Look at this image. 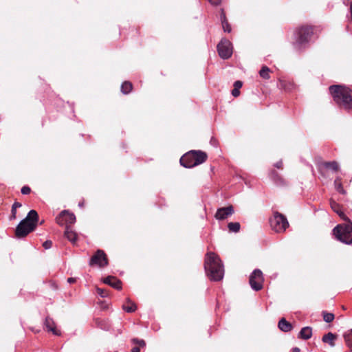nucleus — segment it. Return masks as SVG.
Segmentation results:
<instances>
[{
	"instance_id": "nucleus-3",
	"label": "nucleus",
	"mask_w": 352,
	"mask_h": 352,
	"mask_svg": "<svg viewBox=\"0 0 352 352\" xmlns=\"http://www.w3.org/2000/svg\"><path fill=\"white\" fill-rule=\"evenodd\" d=\"M329 91L333 100L340 107L345 109L352 107V90L343 85H331L329 87Z\"/></svg>"
},
{
	"instance_id": "nucleus-29",
	"label": "nucleus",
	"mask_w": 352,
	"mask_h": 352,
	"mask_svg": "<svg viewBox=\"0 0 352 352\" xmlns=\"http://www.w3.org/2000/svg\"><path fill=\"white\" fill-rule=\"evenodd\" d=\"M131 342L133 344L137 345L136 346H139V347H144L146 346V342L142 339H138V338H135L131 339Z\"/></svg>"
},
{
	"instance_id": "nucleus-28",
	"label": "nucleus",
	"mask_w": 352,
	"mask_h": 352,
	"mask_svg": "<svg viewBox=\"0 0 352 352\" xmlns=\"http://www.w3.org/2000/svg\"><path fill=\"white\" fill-rule=\"evenodd\" d=\"M322 316H323V320L327 323L331 322L334 320V318H335L333 314L328 313L326 311H322Z\"/></svg>"
},
{
	"instance_id": "nucleus-5",
	"label": "nucleus",
	"mask_w": 352,
	"mask_h": 352,
	"mask_svg": "<svg viewBox=\"0 0 352 352\" xmlns=\"http://www.w3.org/2000/svg\"><path fill=\"white\" fill-rule=\"evenodd\" d=\"M314 34V30L311 26L302 25L297 28L294 32V47L297 50L305 49Z\"/></svg>"
},
{
	"instance_id": "nucleus-39",
	"label": "nucleus",
	"mask_w": 352,
	"mask_h": 352,
	"mask_svg": "<svg viewBox=\"0 0 352 352\" xmlns=\"http://www.w3.org/2000/svg\"><path fill=\"white\" fill-rule=\"evenodd\" d=\"M239 94H240L239 89H236V88L234 87V89L232 90V95L234 97H237V96H239Z\"/></svg>"
},
{
	"instance_id": "nucleus-1",
	"label": "nucleus",
	"mask_w": 352,
	"mask_h": 352,
	"mask_svg": "<svg viewBox=\"0 0 352 352\" xmlns=\"http://www.w3.org/2000/svg\"><path fill=\"white\" fill-rule=\"evenodd\" d=\"M331 209L336 212L342 219L346 221V223L340 224L336 226L333 232L336 238L340 241L346 243H352V222L346 217L342 211L341 206L334 200H330Z\"/></svg>"
},
{
	"instance_id": "nucleus-17",
	"label": "nucleus",
	"mask_w": 352,
	"mask_h": 352,
	"mask_svg": "<svg viewBox=\"0 0 352 352\" xmlns=\"http://www.w3.org/2000/svg\"><path fill=\"white\" fill-rule=\"evenodd\" d=\"M312 336V328L310 327H305L301 329L299 332L298 338L302 340H308Z\"/></svg>"
},
{
	"instance_id": "nucleus-9",
	"label": "nucleus",
	"mask_w": 352,
	"mask_h": 352,
	"mask_svg": "<svg viewBox=\"0 0 352 352\" xmlns=\"http://www.w3.org/2000/svg\"><path fill=\"white\" fill-rule=\"evenodd\" d=\"M219 56L223 59L229 58L232 54V43L227 39L223 38L217 45Z\"/></svg>"
},
{
	"instance_id": "nucleus-44",
	"label": "nucleus",
	"mask_w": 352,
	"mask_h": 352,
	"mask_svg": "<svg viewBox=\"0 0 352 352\" xmlns=\"http://www.w3.org/2000/svg\"><path fill=\"white\" fill-rule=\"evenodd\" d=\"M349 19L352 22V4L350 6V15L349 16Z\"/></svg>"
},
{
	"instance_id": "nucleus-4",
	"label": "nucleus",
	"mask_w": 352,
	"mask_h": 352,
	"mask_svg": "<svg viewBox=\"0 0 352 352\" xmlns=\"http://www.w3.org/2000/svg\"><path fill=\"white\" fill-rule=\"evenodd\" d=\"M38 215L36 210H31L26 217L21 220L16 228L15 234L18 238H22L27 236L29 233L34 231L38 223Z\"/></svg>"
},
{
	"instance_id": "nucleus-37",
	"label": "nucleus",
	"mask_w": 352,
	"mask_h": 352,
	"mask_svg": "<svg viewBox=\"0 0 352 352\" xmlns=\"http://www.w3.org/2000/svg\"><path fill=\"white\" fill-rule=\"evenodd\" d=\"M243 85V82L240 80H236L234 83V87L239 89Z\"/></svg>"
},
{
	"instance_id": "nucleus-16",
	"label": "nucleus",
	"mask_w": 352,
	"mask_h": 352,
	"mask_svg": "<svg viewBox=\"0 0 352 352\" xmlns=\"http://www.w3.org/2000/svg\"><path fill=\"white\" fill-rule=\"evenodd\" d=\"M337 336L336 334H333L331 332H329L323 336L322 341L324 343H327L331 347H333L336 345L335 340Z\"/></svg>"
},
{
	"instance_id": "nucleus-8",
	"label": "nucleus",
	"mask_w": 352,
	"mask_h": 352,
	"mask_svg": "<svg viewBox=\"0 0 352 352\" xmlns=\"http://www.w3.org/2000/svg\"><path fill=\"white\" fill-rule=\"evenodd\" d=\"M250 285L254 291H259L263 288V276L262 272L258 270H254L250 276Z\"/></svg>"
},
{
	"instance_id": "nucleus-34",
	"label": "nucleus",
	"mask_w": 352,
	"mask_h": 352,
	"mask_svg": "<svg viewBox=\"0 0 352 352\" xmlns=\"http://www.w3.org/2000/svg\"><path fill=\"white\" fill-rule=\"evenodd\" d=\"M43 246L46 250L50 249L52 246V242L51 241H46L43 243Z\"/></svg>"
},
{
	"instance_id": "nucleus-19",
	"label": "nucleus",
	"mask_w": 352,
	"mask_h": 352,
	"mask_svg": "<svg viewBox=\"0 0 352 352\" xmlns=\"http://www.w3.org/2000/svg\"><path fill=\"white\" fill-rule=\"evenodd\" d=\"M65 236L72 243H74L76 240V234L72 230L70 226L65 228Z\"/></svg>"
},
{
	"instance_id": "nucleus-41",
	"label": "nucleus",
	"mask_w": 352,
	"mask_h": 352,
	"mask_svg": "<svg viewBox=\"0 0 352 352\" xmlns=\"http://www.w3.org/2000/svg\"><path fill=\"white\" fill-rule=\"evenodd\" d=\"M274 166L277 168H282L283 167V162L280 160L279 162L274 164Z\"/></svg>"
},
{
	"instance_id": "nucleus-21",
	"label": "nucleus",
	"mask_w": 352,
	"mask_h": 352,
	"mask_svg": "<svg viewBox=\"0 0 352 352\" xmlns=\"http://www.w3.org/2000/svg\"><path fill=\"white\" fill-rule=\"evenodd\" d=\"M343 336L346 346L350 349L351 351H352V329L345 332Z\"/></svg>"
},
{
	"instance_id": "nucleus-22",
	"label": "nucleus",
	"mask_w": 352,
	"mask_h": 352,
	"mask_svg": "<svg viewBox=\"0 0 352 352\" xmlns=\"http://www.w3.org/2000/svg\"><path fill=\"white\" fill-rule=\"evenodd\" d=\"M96 324L98 327L105 331H109L111 329V325L107 320H97Z\"/></svg>"
},
{
	"instance_id": "nucleus-11",
	"label": "nucleus",
	"mask_w": 352,
	"mask_h": 352,
	"mask_svg": "<svg viewBox=\"0 0 352 352\" xmlns=\"http://www.w3.org/2000/svg\"><path fill=\"white\" fill-rule=\"evenodd\" d=\"M89 265L104 267L108 265V259L106 254L102 250H98L90 259Z\"/></svg>"
},
{
	"instance_id": "nucleus-46",
	"label": "nucleus",
	"mask_w": 352,
	"mask_h": 352,
	"mask_svg": "<svg viewBox=\"0 0 352 352\" xmlns=\"http://www.w3.org/2000/svg\"><path fill=\"white\" fill-rule=\"evenodd\" d=\"M83 206H84V201L79 202V204H78L79 207H82Z\"/></svg>"
},
{
	"instance_id": "nucleus-20",
	"label": "nucleus",
	"mask_w": 352,
	"mask_h": 352,
	"mask_svg": "<svg viewBox=\"0 0 352 352\" xmlns=\"http://www.w3.org/2000/svg\"><path fill=\"white\" fill-rule=\"evenodd\" d=\"M122 308L125 311L132 313L136 310L137 307L133 302H132L129 298H127L126 304L123 305Z\"/></svg>"
},
{
	"instance_id": "nucleus-18",
	"label": "nucleus",
	"mask_w": 352,
	"mask_h": 352,
	"mask_svg": "<svg viewBox=\"0 0 352 352\" xmlns=\"http://www.w3.org/2000/svg\"><path fill=\"white\" fill-rule=\"evenodd\" d=\"M278 326L283 332H289L292 329V324L287 322L284 318L279 320Z\"/></svg>"
},
{
	"instance_id": "nucleus-31",
	"label": "nucleus",
	"mask_w": 352,
	"mask_h": 352,
	"mask_svg": "<svg viewBox=\"0 0 352 352\" xmlns=\"http://www.w3.org/2000/svg\"><path fill=\"white\" fill-rule=\"evenodd\" d=\"M97 293L102 298L107 297L108 296V293L106 290L99 287L97 288Z\"/></svg>"
},
{
	"instance_id": "nucleus-14",
	"label": "nucleus",
	"mask_w": 352,
	"mask_h": 352,
	"mask_svg": "<svg viewBox=\"0 0 352 352\" xmlns=\"http://www.w3.org/2000/svg\"><path fill=\"white\" fill-rule=\"evenodd\" d=\"M103 283L107 284L116 289H122V283L117 278L109 276L103 279Z\"/></svg>"
},
{
	"instance_id": "nucleus-12",
	"label": "nucleus",
	"mask_w": 352,
	"mask_h": 352,
	"mask_svg": "<svg viewBox=\"0 0 352 352\" xmlns=\"http://www.w3.org/2000/svg\"><path fill=\"white\" fill-rule=\"evenodd\" d=\"M234 208L232 206L218 208L214 217L218 220H224L234 213Z\"/></svg>"
},
{
	"instance_id": "nucleus-32",
	"label": "nucleus",
	"mask_w": 352,
	"mask_h": 352,
	"mask_svg": "<svg viewBox=\"0 0 352 352\" xmlns=\"http://www.w3.org/2000/svg\"><path fill=\"white\" fill-rule=\"evenodd\" d=\"M222 27L226 32H231V27L228 21H224L222 23Z\"/></svg>"
},
{
	"instance_id": "nucleus-23",
	"label": "nucleus",
	"mask_w": 352,
	"mask_h": 352,
	"mask_svg": "<svg viewBox=\"0 0 352 352\" xmlns=\"http://www.w3.org/2000/svg\"><path fill=\"white\" fill-rule=\"evenodd\" d=\"M132 87H133V85L130 82L125 81L121 85V91L124 94H128L131 92Z\"/></svg>"
},
{
	"instance_id": "nucleus-38",
	"label": "nucleus",
	"mask_w": 352,
	"mask_h": 352,
	"mask_svg": "<svg viewBox=\"0 0 352 352\" xmlns=\"http://www.w3.org/2000/svg\"><path fill=\"white\" fill-rule=\"evenodd\" d=\"M213 6H219L221 4L222 0H208Z\"/></svg>"
},
{
	"instance_id": "nucleus-10",
	"label": "nucleus",
	"mask_w": 352,
	"mask_h": 352,
	"mask_svg": "<svg viewBox=\"0 0 352 352\" xmlns=\"http://www.w3.org/2000/svg\"><path fill=\"white\" fill-rule=\"evenodd\" d=\"M56 223L61 226H70L76 222V216L74 213H70L67 210L62 211L56 218Z\"/></svg>"
},
{
	"instance_id": "nucleus-33",
	"label": "nucleus",
	"mask_w": 352,
	"mask_h": 352,
	"mask_svg": "<svg viewBox=\"0 0 352 352\" xmlns=\"http://www.w3.org/2000/svg\"><path fill=\"white\" fill-rule=\"evenodd\" d=\"M21 192L23 195H28L31 192V189L28 186H24L22 187Z\"/></svg>"
},
{
	"instance_id": "nucleus-43",
	"label": "nucleus",
	"mask_w": 352,
	"mask_h": 352,
	"mask_svg": "<svg viewBox=\"0 0 352 352\" xmlns=\"http://www.w3.org/2000/svg\"><path fill=\"white\" fill-rule=\"evenodd\" d=\"M67 282H68L69 283H75V282H76V278H72V277L69 278L67 279Z\"/></svg>"
},
{
	"instance_id": "nucleus-25",
	"label": "nucleus",
	"mask_w": 352,
	"mask_h": 352,
	"mask_svg": "<svg viewBox=\"0 0 352 352\" xmlns=\"http://www.w3.org/2000/svg\"><path fill=\"white\" fill-rule=\"evenodd\" d=\"M229 230L232 232H238L240 230V223L238 222H230L228 224Z\"/></svg>"
},
{
	"instance_id": "nucleus-6",
	"label": "nucleus",
	"mask_w": 352,
	"mask_h": 352,
	"mask_svg": "<svg viewBox=\"0 0 352 352\" xmlns=\"http://www.w3.org/2000/svg\"><path fill=\"white\" fill-rule=\"evenodd\" d=\"M207 155L201 151H190L180 158V164L187 168H193L204 163Z\"/></svg>"
},
{
	"instance_id": "nucleus-2",
	"label": "nucleus",
	"mask_w": 352,
	"mask_h": 352,
	"mask_svg": "<svg viewBox=\"0 0 352 352\" xmlns=\"http://www.w3.org/2000/svg\"><path fill=\"white\" fill-rule=\"evenodd\" d=\"M204 269L206 275L211 280L219 281L223 278V265L219 256L214 252H208L206 254Z\"/></svg>"
},
{
	"instance_id": "nucleus-30",
	"label": "nucleus",
	"mask_w": 352,
	"mask_h": 352,
	"mask_svg": "<svg viewBox=\"0 0 352 352\" xmlns=\"http://www.w3.org/2000/svg\"><path fill=\"white\" fill-rule=\"evenodd\" d=\"M278 86L280 88L284 89L286 91H290L292 89V85H289L287 87V85H286V82L285 80H279Z\"/></svg>"
},
{
	"instance_id": "nucleus-24",
	"label": "nucleus",
	"mask_w": 352,
	"mask_h": 352,
	"mask_svg": "<svg viewBox=\"0 0 352 352\" xmlns=\"http://www.w3.org/2000/svg\"><path fill=\"white\" fill-rule=\"evenodd\" d=\"M334 186H335V188L336 190L339 192L340 193L342 194V195H344L346 193V191L344 190L343 187H342V183H341V179L340 177H337L335 181H334Z\"/></svg>"
},
{
	"instance_id": "nucleus-35",
	"label": "nucleus",
	"mask_w": 352,
	"mask_h": 352,
	"mask_svg": "<svg viewBox=\"0 0 352 352\" xmlns=\"http://www.w3.org/2000/svg\"><path fill=\"white\" fill-rule=\"evenodd\" d=\"M220 19H221V23H223L224 21H228L226 19V14L223 9L221 10Z\"/></svg>"
},
{
	"instance_id": "nucleus-15",
	"label": "nucleus",
	"mask_w": 352,
	"mask_h": 352,
	"mask_svg": "<svg viewBox=\"0 0 352 352\" xmlns=\"http://www.w3.org/2000/svg\"><path fill=\"white\" fill-rule=\"evenodd\" d=\"M44 325L48 331L52 332L54 335L60 336V331L56 328L55 323L52 318L46 317Z\"/></svg>"
},
{
	"instance_id": "nucleus-36",
	"label": "nucleus",
	"mask_w": 352,
	"mask_h": 352,
	"mask_svg": "<svg viewBox=\"0 0 352 352\" xmlns=\"http://www.w3.org/2000/svg\"><path fill=\"white\" fill-rule=\"evenodd\" d=\"M16 217V209H14L12 208V210H11V215L10 217V220H12V219H15Z\"/></svg>"
},
{
	"instance_id": "nucleus-27",
	"label": "nucleus",
	"mask_w": 352,
	"mask_h": 352,
	"mask_svg": "<svg viewBox=\"0 0 352 352\" xmlns=\"http://www.w3.org/2000/svg\"><path fill=\"white\" fill-rule=\"evenodd\" d=\"M270 69L267 66H263L260 70L259 74L264 79H270Z\"/></svg>"
},
{
	"instance_id": "nucleus-47",
	"label": "nucleus",
	"mask_w": 352,
	"mask_h": 352,
	"mask_svg": "<svg viewBox=\"0 0 352 352\" xmlns=\"http://www.w3.org/2000/svg\"><path fill=\"white\" fill-rule=\"evenodd\" d=\"M43 221H41L40 224H43Z\"/></svg>"
},
{
	"instance_id": "nucleus-40",
	"label": "nucleus",
	"mask_w": 352,
	"mask_h": 352,
	"mask_svg": "<svg viewBox=\"0 0 352 352\" xmlns=\"http://www.w3.org/2000/svg\"><path fill=\"white\" fill-rule=\"evenodd\" d=\"M21 206H22V205H21V203L17 202V201H15V202L12 204V208H14V209H17L18 208L21 207Z\"/></svg>"
},
{
	"instance_id": "nucleus-42",
	"label": "nucleus",
	"mask_w": 352,
	"mask_h": 352,
	"mask_svg": "<svg viewBox=\"0 0 352 352\" xmlns=\"http://www.w3.org/2000/svg\"><path fill=\"white\" fill-rule=\"evenodd\" d=\"M140 347L139 346H134L131 349V352H140Z\"/></svg>"
},
{
	"instance_id": "nucleus-26",
	"label": "nucleus",
	"mask_w": 352,
	"mask_h": 352,
	"mask_svg": "<svg viewBox=\"0 0 352 352\" xmlns=\"http://www.w3.org/2000/svg\"><path fill=\"white\" fill-rule=\"evenodd\" d=\"M324 166L327 168H330L333 171H337L339 169V165L338 164L335 162H328L324 163Z\"/></svg>"
},
{
	"instance_id": "nucleus-7",
	"label": "nucleus",
	"mask_w": 352,
	"mask_h": 352,
	"mask_svg": "<svg viewBox=\"0 0 352 352\" xmlns=\"http://www.w3.org/2000/svg\"><path fill=\"white\" fill-rule=\"evenodd\" d=\"M271 228L276 232H285L289 226L287 218L278 212H274L273 217L270 219Z\"/></svg>"
},
{
	"instance_id": "nucleus-45",
	"label": "nucleus",
	"mask_w": 352,
	"mask_h": 352,
	"mask_svg": "<svg viewBox=\"0 0 352 352\" xmlns=\"http://www.w3.org/2000/svg\"><path fill=\"white\" fill-rule=\"evenodd\" d=\"M292 352H300V349L298 347H294L292 349Z\"/></svg>"
},
{
	"instance_id": "nucleus-13",
	"label": "nucleus",
	"mask_w": 352,
	"mask_h": 352,
	"mask_svg": "<svg viewBox=\"0 0 352 352\" xmlns=\"http://www.w3.org/2000/svg\"><path fill=\"white\" fill-rule=\"evenodd\" d=\"M270 177L272 182L278 186H285L287 184V181L274 170H271Z\"/></svg>"
}]
</instances>
